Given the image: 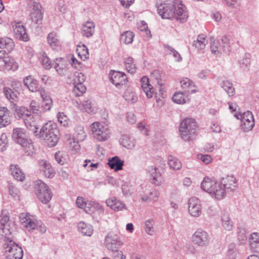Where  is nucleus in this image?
I'll return each instance as SVG.
<instances>
[{
  "label": "nucleus",
  "mask_w": 259,
  "mask_h": 259,
  "mask_svg": "<svg viewBox=\"0 0 259 259\" xmlns=\"http://www.w3.org/2000/svg\"><path fill=\"white\" fill-rule=\"evenodd\" d=\"M23 82L25 86L31 92H39L42 87H39L37 80L33 78L31 76H26L23 79Z\"/></svg>",
  "instance_id": "nucleus-21"
},
{
  "label": "nucleus",
  "mask_w": 259,
  "mask_h": 259,
  "mask_svg": "<svg viewBox=\"0 0 259 259\" xmlns=\"http://www.w3.org/2000/svg\"><path fill=\"white\" fill-rule=\"evenodd\" d=\"M120 142L127 149H132L135 145L134 140L127 136H123Z\"/></svg>",
  "instance_id": "nucleus-47"
},
{
  "label": "nucleus",
  "mask_w": 259,
  "mask_h": 259,
  "mask_svg": "<svg viewBox=\"0 0 259 259\" xmlns=\"http://www.w3.org/2000/svg\"><path fill=\"white\" fill-rule=\"evenodd\" d=\"M27 4L28 10L30 11V20L34 24H38L43 18L41 6L39 3H37L33 0L29 1Z\"/></svg>",
  "instance_id": "nucleus-11"
},
{
  "label": "nucleus",
  "mask_w": 259,
  "mask_h": 259,
  "mask_svg": "<svg viewBox=\"0 0 259 259\" xmlns=\"http://www.w3.org/2000/svg\"><path fill=\"white\" fill-rule=\"evenodd\" d=\"M108 164L111 169L118 171L122 169L124 161L115 156L109 160Z\"/></svg>",
  "instance_id": "nucleus-30"
},
{
  "label": "nucleus",
  "mask_w": 259,
  "mask_h": 259,
  "mask_svg": "<svg viewBox=\"0 0 259 259\" xmlns=\"http://www.w3.org/2000/svg\"><path fill=\"white\" fill-rule=\"evenodd\" d=\"M210 49L211 53L214 55L220 54V45L219 40H216L213 37H210Z\"/></svg>",
  "instance_id": "nucleus-46"
},
{
  "label": "nucleus",
  "mask_w": 259,
  "mask_h": 259,
  "mask_svg": "<svg viewBox=\"0 0 259 259\" xmlns=\"http://www.w3.org/2000/svg\"><path fill=\"white\" fill-rule=\"evenodd\" d=\"M94 137L99 141H106L110 135L109 130L99 122H95L90 126Z\"/></svg>",
  "instance_id": "nucleus-10"
},
{
  "label": "nucleus",
  "mask_w": 259,
  "mask_h": 259,
  "mask_svg": "<svg viewBox=\"0 0 259 259\" xmlns=\"http://www.w3.org/2000/svg\"><path fill=\"white\" fill-rule=\"evenodd\" d=\"M157 12L163 19L175 18L181 22L186 21L188 13L185 6L178 0L171 3H162L157 6Z\"/></svg>",
  "instance_id": "nucleus-1"
},
{
  "label": "nucleus",
  "mask_w": 259,
  "mask_h": 259,
  "mask_svg": "<svg viewBox=\"0 0 259 259\" xmlns=\"http://www.w3.org/2000/svg\"><path fill=\"white\" fill-rule=\"evenodd\" d=\"M168 163L170 167L174 170H179L182 167L180 161L171 155H169L168 156Z\"/></svg>",
  "instance_id": "nucleus-41"
},
{
  "label": "nucleus",
  "mask_w": 259,
  "mask_h": 259,
  "mask_svg": "<svg viewBox=\"0 0 259 259\" xmlns=\"http://www.w3.org/2000/svg\"><path fill=\"white\" fill-rule=\"evenodd\" d=\"M55 159L57 161V162L63 165L65 161V159L63 157V154L60 152L58 151L55 153Z\"/></svg>",
  "instance_id": "nucleus-62"
},
{
  "label": "nucleus",
  "mask_w": 259,
  "mask_h": 259,
  "mask_svg": "<svg viewBox=\"0 0 259 259\" xmlns=\"http://www.w3.org/2000/svg\"><path fill=\"white\" fill-rule=\"evenodd\" d=\"M12 26L16 38L24 41H27L28 40L25 28L20 22L13 23Z\"/></svg>",
  "instance_id": "nucleus-15"
},
{
  "label": "nucleus",
  "mask_w": 259,
  "mask_h": 259,
  "mask_svg": "<svg viewBox=\"0 0 259 259\" xmlns=\"http://www.w3.org/2000/svg\"><path fill=\"white\" fill-rule=\"evenodd\" d=\"M237 238L240 244H243L247 240L245 231L244 229H241L237 232Z\"/></svg>",
  "instance_id": "nucleus-58"
},
{
  "label": "nucleus",
  "mask_w": 259,
  "mask_h": 259,
  "mask_svg": "<svg viewBox=\"0 0 259 259\" xmlns=\"http://www.w3.org/2000/svg\"><path fill=\"white\" fill-rule=\"evenodd\" d=\"M149 173L151 177V183L159 185L161 182V174L158 169L154 166H151L148 168Z\"/></svg>",
  "instance_id": "nucleus-25"
},
{
  "label": "nucleus",
  "mask_w": 259,
  "mask_h": 259,
  "mask_svg": "<svg viewBox=\"0 0 259 259\" xmlns=\"http://www.w3.org/2000/svg\"><path fill=\"white\" fill-rule=\"evenodd\" d=\"M192 242L200 247H206L210 243V237L207 232L201 229H197L192 236Z\"/></svg>",
  "instance_id": "nucleus-12"
},
{
  "label": "nucleus",
  "mask_w": 259,
  "mask_h": 259,
  "mask_svg": "<svg viewBox=\"0 0 259 259\" xmlns=\"http://www.w3.org/2000/svg\"><path fill=\"white\" fill-rule=\"evenodd\" d=\"M13 40L9 37H0V49H5L6 52H11L14 48Z\"/></svg>",
  "instance_id": "nucleus-26"
},
{
  "label": "nucleus",
  "mask_w": 259,
  "mask_h": 259,
  "mask_svg": "<svg viewBox=\"0 0 259 259\" xmlns=\"http://www.w3.org/2000/svg\"><path fill=\"white\" fill-rule=\"evenodd\" d=\"M70 77L73 78L70 82L73 85L82 84L85 80L84 75L81 72H76Z\"/></svg>",
  "instance_id": "nucleus-43"
},
{
  "label": "nucleus",
  "mask_w": 259,
  "mask_h": 259,
  "mask_svg": "<svg viewBox=\"0 0 259 259\" xmlns=\"http://www.w3.org/2000/svg\"><path fill=\"white\" fill-rule=\"evenodd\" d=\"M9 60V57L5 56L4 54L0 51V70H5V66H6V63H7V61Z\"/></svg>",
  "instance_id": "nucleus-60"
},
{
  "label": "nucleus",
  "mask_w": 259,
  "mask_h": 259,
  "mask_svg": "<svg viewBox=\"0 0 259 259\" xmlns=\"http://www.w3.org/2000/svg\"><path fill=\"white\" fill-rule=\"evenodd\" d=\"M89 205H91V208L93 207L94 209H97V210L100 213H103L104 211V209L103 208V207L100 205L99 203H96L94 201H91L89 202Z\"/></svg>",
  "instance_id": "nucleus-61"
},
{
  "label": "nucleus",
  "mask_w": 259,
  "mask_h": 259,
  "mask_svg": "<svg viewBox=\"0 0 259 259\" xmlns=\"http://www.w3.org/2000/svg\"><path fill=\"white\" fill-rule=\"evenodd\" d=\"M58 121L63 125L67 126L68 124V118L63 112H59L57 114Z\"/></svg>",
  "instance_id": "nucleus-56"
},
{
  "label": "nucleus",
  "mask_w": 259,
  "mask_h": 259,
  "mask_svg": "<svg viewBox=\"0 0 259 259\" xmlns=\"http://www.w3.org/2000/svg\"><path fill=\"white\" fill-rule=\"evenodd\" d=\"M140 83L142 90L148 98H152L155 94L156 102L158 105L161 106L163 104L162 99L164 98V91L161 81H157L158 85L156 88L158 92H155L156 90L150 84L149 79L147 76H143L141 79Z\"/></svg>",
  "instance_id": "nucleus-3"
},
{
  "label": "nucleus",
  "mask_w": 259,
  "mask_h": 259,
  "mask_svg": "<svg viewBox=\"0 0 259 259\" xmlns=\"http://www.w3.org/2000/svg\"><path fill=\"white\" fill-rule=\"evenodd\" d=\"M48 42L53 49H57L60 45V42L57 34L54 32L50 33L47 36Z\"/></svg>",
  "instance_id": "nucleus-36"
},
{
  "label": "nucleus",
  "mask_w": 259,
  "mask_h": 259,
  "mask_svg": "<svg viewBox=\"0 0 259 259\" xmlns=\"http://www.w3.org/2000/svg\"><path fill=\"white\" fill-rule=\"evenodd\" d=\"M4 248L7 253L6 259H22V248L12 240H7L4 244Z\"/></svg>",
  "instance_id": "nucleus-9"
},
{
  "label": "nucleus",
  "mask_w": 259,
  "mask_h": 259,
  "mask_svg": "<svg viewBox=\"0 0 259 259\" xmlns=\"http://www.w3.org/2000/svg\"><path fill=\"white\" fill-rule=\"evenodd\" d=\"M188 210L190 214L195 218L199 217L202 212L200 201L196 197H191L188 201Z\"/></svg>",
  "instance_id": "nucleus-14"
},
{
  "label": "nucleus",
  "mask_w": 259,
  "mask_h": 259,
  "mask_svg": "<svg viewBox=\"0 0 259 259\" xmlns=\"http://www.w3.org/2000/svg\"><path fill=\"white\" fill-rule=\"evenodd\" d=\"M11 123V117L9 114L0 117V128L5 127Z\"/></svg>",
  "instance_id": "nucleus-57"
},
{
  "label": "nucleus",
  "mask_w": 259,
  "mask_h": 259,
  "mask_svg": "<svg viewBox=\"0 0 259 259\" xmlns=\"http://www.w3.org/2000/svg\"><path fill=\"white\" fill-rule=\"evenodd\" d=\"M78 229L79 231L84 236H91L93 233L92 226L83 222H80L78 224Z\"/></svg>",
  "instance_id": "nucleus-32"
},
{
  "label": "nucleus",
  "mask_w": 259,
  "mask_h": 259,
  "mask_svg": "<svg viewBox=\"0 0 259 259\" xmlns=\"http://www.w3.org/2000/svg\"><path fill=\"white\" fill-rule=\"evenodd\" d=\"M42 100V106L44 110H51L53 105V101L49 93L42 88L38 92Z\"/></svg>",
  "instance_id": "nucleus-22"
},
{
  "label": "nucleus",
  "mask_w": 259,
  "mask_h": 259,
  "mask_svg": "<svg viewBox=\"0 0 259 259\" xmlns=\"http://www.w3.org/2000/svg\"><path fill=\"white\" fill-rule=\"evenodd\" d=\"M76 204L77 207L83 209L88 213H91L93 212L91 210V205L89 204V202L85 201V199L82 197H78L76 199Z\"/></svg>",
  "instance_id": "nucleus-37"
},
{
  "label": "nucleus",
  "mask_w": 259,
  "mask_h": 259,
  "mask_svg": "<svg viewBox=\"0 0 259 259\" xmlns=\"http://www.w3.org/2000/svg\"><path fill=\"white\" fill-rule=\"evenodd\" d=\"M35 128L30 130L33 132L35 137L45 141L49 147H52L57 144L59 139V131L55 124L51 122L46 123L39 131L36 125Z\"/></svg>",
  "instance_id": "nucleus-2"
},
{
  "label": "nucleus",
  "mask_w": 259,
  "mask_h": 259,
  "mask_svg": "<svg viewBox=\"0 0 259 259\" xmlns=\"http://www.w3.org/2000/svg\"><path fill=\"white\" fill-rule=\"evenodd\" d=\"M123 243L119 237L114 233H108L105 239V245L106 248L112 251H116Z\"/></svg>",
  "instance_id": "nucleus-13"
},
{
  "label": "nucleus",
  "mask_w": 259,
  "mask_h": 259,
  "mask_svg": "<svg viewBox=\"0 0 259 259\" xmlns=\"http://www.w3.org/2000/svg\"><path fill=\"white\" fill-rule=\"evenodd\" d=\"M236 248L235 244H231L229 245L228 248V255L231 258H234L236 254Z\"/></svg>",
  "instance_id": "nucleus-59"
},
{
  "label": "nucleus",
  "mask_w": 259,
  "mask_h": 259,
  "mask_svg": "<svg viewBox=\"0 0 259 259\" xmlns=\"http://www.w3.org/2000/svg\"><path fill=\"white\" fill-rule=\"evenodd\" d=\"M41 65L46 69H49L51 67V62L49 58L44 53L39 58Z\"/></svg>",
  "instance_id": "nucleus-52"
},
{
  "label": "nucleus",
  "mask_w": 259,
  "mask_h": 259,
  "mask_svg": "<svg viewBox=\"0 0 259 259\" xmlns=\"http://www.w3.org/2000/svg\"><path fill=\"white\" fill-rule=\"evenodd\" d=\"M216 181L208 177H205L201 183V188L203 191L211 195L214 188V183H216Z\"/></svg>",
  "instance_id": "nucleus-27"
},
{
  "label": "nucleus",
  "mask_w": 259,
  "mask_h": 259,
  "mask_svg": "<svg viewBox=\"0 0 259 259\" xmlns=\"http://www.w3.org/2000/svg\"><path fill=\"white\" fill-rule=\"evenodd\" d=\"M8 140L6 134L3 133L0 137V151H4L6 149Z\"/></svg>",
  "instance_id": "nucleus-53"
},
{
  "label": "nucleus",
  "mask_w": 259,
  "mask_h": 259,
  "mask_svg": "<svg viewBox=\"0 0 259 259\" xmlns=\"http://www.w3.org/2000/svg\"><path fill=\"white\" fill-rule=\"evenodd\" d=\"M34 191L38 199L43 203H47L52 198V193L50 189L40 180L35 182Z\"/></svg>",
  "instance_id": "nucleus-8"
},
{
  "label": "nucleus",
  "mask_w": 259,
  "mask_h": 259,
  "mask_svg": "<svg viewBox=\"0 0 259 259\" xmlns=\"http://www.w3.org/2000/svg\"><path fill=\"white\" fill-rule=\"evenodd\" d=\"M11 110L16 112V115L23 119L26 126L29 130L35 129V125L34 121V118L31 115L29 110L24 106H18V104H15L14 108H10Z\"/></svg>",
  "instance_id": "nucleus-7"
},
{
  "label": "nucleus",
  "mask_w": 259,
  "mask_h": 259,
  "mask_svg": "<svg viewBox=\"0 0 259 259\" xmlns=\"http://www.w3.org/2000/svg\"><path fill=\"white\" fill-rule=\"evenodd\" d=\"M172 100L177 104H185L190 100L189 94L184 91L176 93L173 96Z\"/></svg>",
  "instance_id": "nucleus-29"
},
{
  "label": "nucleus",
  "mask_w": 259,
  "mask_h": 259,
  "mask_svg": "<svg viewBox=\"0 0 259 259\" xmlns=\"http://www.w3.org/2000/svg\"><path fill=\"white\" fill-rule=\"evenodd\" d=\"M95 24L93 22L88 21L82 27V33L83 36L89 37L93 35L95 32Z\"/></svg>",
  "instance_id": "nucleus-31"
},
{
  "label": "nucleus",
  "mask_w": 259,
  "mask_h": 259,
  "mask_svg": "<svg viewBox=\"0 0 259 259\" xmlns=\"http://www.w3.org/2000/svg\"><path fill=\"white\" fill-rule=\"evenodd\" d=\"M221 220L222 226L226 230L231 231L233 229V223L229 214L223 213L221 217Z\"/></svg>",
  "instance_id": "nucleus-34"
},
{
  "label": "nucleus",
  "mask_w": 259,
  "mask_h": 259,
  "mask_svg": "<svg viewBox=\"0 0 259 259\" xmlns=\"http://www.w3.org/2000/svg\"><path fill=\"white\" fill-rule=\"evenodd\" d=\"M241 127L244 132H247L252 129L254 125V120H247L245 119H242Z\"/></svg>",
  "instance_id": "nucleus-48"
},
{
  "label": "nucleus",
  "mask_w": 259,
  "mask_h": 259,
  "mask_svg": "<svg viewBox=\"0 0 259 259\" xmlns=\"http://www.w3.org/2000/svg\"><path fill=\"white\" fill-rule=\"evenodd\" d=\"M39 170L47 178H52L54 177L55 171L51 164L47 161L41 160L39 161Z\"/></svg>",
  "instance_id": "nucleus-17"
},
{
  "label": "nucleus",
  "mask_w": 259,
  "mask_h": 259,
  "mask_svg": "<svg viewBox=\"0 0 259 259\" xmlns=\"http://www.w3.org/2000/svg\"><path fill=\"white\" fill-rule=\"evenodd\" d=\"M106 203L111 209L116 211L126 209L125 204L115 197H111L106 201Z\"/></svg>",
  "instance_id": "nucleus-18"
},
{
  "label": "nucleus",
  "mask_w": 259,
  "mask_h": 259,
  "mask_svg": "<svg viewBox=\"0 0 259 259\" xmlns=\"http://www.w3.org/2000/svg\"><path fill=\"white\" fill-rule=\"evenodd\" d=\"M127 120L131 124H134L136 122L135 115L132 112H128L126 114Z\"/></svg>",
  "instance_id": "nucleus-64"
},
{
  "label": "nucleus",
  "mask_w": 259,
  "mask_h": 259,
  "mask_svg": "<svg viewBox=\"0 0 259 259\" xmlns=\"http://www.w3.org/2000/svg\"><path fill=\"white\" fill-rule=\"evenodd\" d=\"M182 88L184 90V92L190 94L196 93L197 91L195 89L194 82L188 78H183L180 81Z\"/></svg>",
  "instance_id": "nucleus-24"
},
{
  "label": "nucleus",
  "mask_w": 259,
  "mask_h": 259,
  "mask_svg": "<svg viewBox=\"0 0 259 259\" xmlns=\"http://www.w3.org/2000/svg\"><path fill=\"white\" fill-rule=\"evenodd\" d=\"M197 124L196 121L192 118H186L180 123L179 131L181 138L184 141L192 139L196 133Z\"/></svg>",
  "instance_id": "nucleus-6"
},
{
  "label": "nucleus",
  "mask_w": 259,
  "mask_h": 259,
  "mask_svg": "<svg viewBox=\"0 0 259 259\" xmlns=\"http://www.w3.org/2000/svg\"><path fill=\"white\" fill-rule=\"evenodd\" d=\"M12 138L14 141L24 148V150L28 155L33 153L34 149L31 140L27 138L25 131L21 128H15L13 130Z\"/></svg>",
  "instance_id": "nucleus-4"
},
{
  "label": "nucleus",
  "mask_w": 259,
  "mask_h": 259,
  "mask_svg": "<svg viewBox=\"0 0 259 259\" xmlns=\"http://www.w3.org/2000/svg\"><path fill=\"white\" fill-rule=\"evenodd\" d=\"M19 219L23 227L29 232L34 230H37L41 234L46 232L47 228L45 224L41 221L34 220L28 214L22 213L20 214Z\"/></svg>",
  "instance_id": "nucleus-5"
},
{
  "label": "nucleus",
  "mask_w": 259,
  "mask_h": 259,
  "mask_svg": "<svg viewBox=\"0 0 259 259\" xmlns=\"http://www.w3.org/2000/svg\"><path fill=\"white\" fill-rule=\"evenodd\" d=\"M138 29L141 31L144 32L146 36L148 38H150L151 37V32L148 29L147 24L145 21H142L138 24Z\"/></svg>",
  "instance_id": "nucleus-50"
},
{
  "label": "nucleus",
  "mask_w": 259,
  "mask_h": 259,
  "mask_svg": "<svg viewBox=\"0 0 259 259\" xmlns=\"http://www.w3.org/2000/svg\"><path fill=\"white\" fill-rule=\"evenodd\" d=\"M10 169L14 178L18 181L23 182L25 178V175L22 172L19 166L16 165H11Z\"/></svg>",
  "instance_id": "nucleus-28"
},
{
  "label": "nucleus",
  "mask_w": 259,
  "mask_h": 259,
  "mask_svg": "<svg viewBox=\"0 0 259 259\" xmlns=\"http://www.w3.org/2000/svg\"><path fill=\"white\" fill-rule=\"evenodd\" d=\"M87 137V134L84 131L83 126L77 125L75 128L74 134V140H76L77 142H82L85 140Z\"/></svg>",
  "instance_id": "nucleus-33"
},
{
  "label": "nucleus",
  "mask_w": 259,
  "mask_h": 259,
  "mask_svg": "<svg viewBox=\"0 0 259 259\" xmlns=\"http://www.w3.org/2000/svg\"><path fill=\"white\" fill-rule=\"evenodd\" d=\"M17 68V64L14 61V60L9 58V60H8L7 63H6V66H5V70H12L13 71H15Z\"/></svg>",
  "instance_id": "nucleus-55"
},
{
  "label": "nucleus",
  "mask_w": 259,
  "mask_h": 259,
  "mask_svg": "<svg viewBox=\"0 0 259 259\" xmlns=\"http://www.w3.org/2000/svg\"><path fill=\"white\" fill-rule=\"evenodd\" d=\"M134 34L133 32L127 31L124 32L120 37V40L125 44H130L132 42Z\"/></svg>",
  "instance_id": "nucleus-44"
},
{
  "label": "nucleus",
  "mask_w": 259,
  "mask_h": 259,
  "mask_svg": "<svg viewBox=\"0 0 259 259\" xmlns=\"http://www.w3.org/2000/svg\"><path fill=\"white\" fill-rule=\"evenodd\" d=\"M29 108L30 112H32L33 113L36 114L38 115H40L42 113H44L47 111V110H44L42 105L40 107L38 103L34 100L31 101L29 104Z\"/></svg>",
  "instance_id": "nucleus-40"
},
{
  "label": "nucleus",
  "mask_w": 259,
  "mask_h": 259,
  "mask_svg": "<svg viewBox=\"0 0 259 259\" xmlns=\"http://www.w3.org/2000/svg\"><path fill=\"white\" fill-rule=\"evenodd\" d=\"M82 106L87 112L90 114H93L96 112V109L93 106L91 100L84 101L82 102Z\"/></svg>",
  "instance_id": "nucleus-49"
},
{
  "label": "nucleus",
  "mask_w": 259,
  "mask_h": 259,
  "mask_svg": "<svg viewBox=\"0 0 259 259\" xmlns=\"http://www.w3.org/2000/svg\"><path fill=\"white\" fill-rule=\"evenodd\" d=\"M207 43V40L205 39L204 35L200 34L198 36L197 40L193 41V45L195 46L198 50H201L204 49Z\"/></svg>",
  "instance_id": "nucleus-42"
},
{
  "label": "nucleus",
  "mask_w": 259,
  "mask_h": 259,
  "mask_svg": "<svg viewBox=\"0 0 259 259\" xmlns=\"http://www.w3.org/2000/svg\"><path fill=\"white\" fill-rule=\"evenodd\" d=\"M9 217L8 215L3 216L0 220V233H4L2 235H8L10 234L8 229V222Z\"/></svg>",
  "instance_id": "nucleus-35"
},
{
  "label": "nucleus",
  "mask_w": 259,
  "mask_h": 259,
  "mask_svg": "<svg viewBox=\"0 0 259 259\" xmlns=\"http://www.w3.org/2000/svg\"><path fill=\"white\" fill-rule=\"evenodd\" d=\"M226 193V189H224L220 181H217L216 183H214L211 195L216 199L220 200L225 197Z\"/></svg>",
  "instance_id": "nucleus-23"
},
{
  "label": "nucleus",
  "mask_w": 259,
  "mask_h": 259,
  "mask_svg": "<svg viewBox=\"0 0 259 259\" xmlns=\"http://www.w3.org/2000/svg\"><path fill=\"white\" fill-rule=\"evenodd\" d=\"M159 192L156 190H153L148 195L149 200L156 201L159 197Z\"/></svg>",
  "instance_id": "nucleus-63"
},
{
  "label": "nucleus",
  "mask_w": 259,
  "mask_h": 259,
  "mask_svg": "<svg viewBox=\"0 0 259 259\" xmlns=\"http://www.w3.org/2000/svg\"><path fill=\"white\" fill-rule=\"evenodd\" d=\"M145 229L147 234L152 235L154 233L153 220H148L145 223Z\"/></svg>",
  "instance_id": "nucleus-54"
},
{
  "label": "nucleus",
  "mask_w": 259,
  "mask_h": 259,
  "mask_svg": "<svg viewBox=\"0 0 259 259\" xmlns=\"http://www.w3.org/2000/svg\"><path fill=\"white\" fill-rule=\"evenodd\" d=\"M3 93L10 102V107L14 108L15 104H18L19 98L15 92L9 87H5L3 89Z\"/></svg>",
  "instance_id": "nucleus-16"
},
{
  "label": "nucleus",
  "mask_w": 259,
  "mask_h": 259,
  "mask_svg": "<svg viewBox=\"0 0 259 259\" xmlns=\"http://www.w3.org/2000/svg\"><path fill=\"white\" fill-rule=\"evenodd\" d=\"M86 88L82 84L74 85L73 92L76 96H80L85 92Z\"/></svg>",
  "instance_id": "nucleus-51"
},
{
  "label": "nucleus",
  "mask_w": 259,
  "mask_h": 259,
  "mask_svg": "<svg viewBox=\"0 0 259 259\" xmlns=\"http://www.w3.org/2000/svg\"><path fill=\"white\" fill-rule=\"evenodd\" d=\"M109 75L111 82L116 86L123 85L126 81V75L122 72L113 71Z\"/></svg>",
  "instance_id": "nucleus-20"
},
{
  "label": "nucleus",
  "mask_w": 259,
  "mask_h": 259,
  "mask_svg": "<svg viewBox=\"0 0 259 259\" xmlns=\"http://www.w3.org/2000/svg\"><path fill=\"white\" fill-rule=\"evenodd\" d=\"M220 182L224 189H226V192L234 191L237 187L236 179L233 176L223 178Z\"/></svg>",
  "instance_id": "nucleus-19"
},
{
  "label": "nucleus",
  "mask_w": 259,
  "mask_h": 259,
  "mask_svg": "<svg viewBox=\"0 0 259 259\" xmlns=\"http://www.w3.org/2000/svg\"><path fill=\"white\" fill-rule=\"evenodd\" d=\"M221 85L229 97H232L235 95V89L233 86L232 83L230 81L224 80L221 83Z\"/></svg>",
  "instance_id": "nucleus-39"
},
{
  "label": "nucleus",
  "mask_w": 259,
  "mask_h": 259,
  "mask_svg": "<svg viewBox=\"0 0 259 259\" xmlns=\"http://www.w3.org/2000/svg\"><path fill=\"white\" fill-rule=\"evenodd\" d=\"M125 68L127 72L133 74L136 72L137 67L133 58L128 57L125 59L124 61Z\"/></svg>",
  "instance_id": "nucleus-38"
},
{
  "label": "nucleus",
  "mask_w": 259,
  "mask_h": 259,
  "mask_svg": "<svg viewBox=\"0 0 259 259\" xmlns=\"http://www.w3.org/2000/svg\"><path fill=\"white\" fill-rule=\"evenodd\" d=\"M164 48L166 49V51L169 54L172 55L175 61L177 62H180L182 60L180 54L175 50L173 48L169 46L168 45H164Z\"/></svg>",
  "instance_id": "nucleus-45"
}]
</instances>
